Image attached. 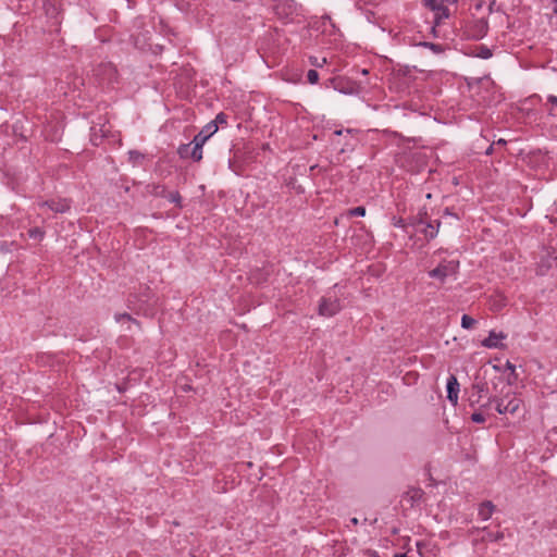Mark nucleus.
Segmentation results:
<instances>
[{
	"label": "nucleus",
	"mask_w": 557,
	"mask_h": 557,
	"mask_svg": "<svg viewBox=\"0 0 557 557\" xmlns=\"http://www.w3.org/2000/svg\"><path fill=\"white\" fill-rule=\"evenodd\" d=\"M169 199H170V201H172V202L180 203V201H181V196H180V194H178L177 191H175V193H171V194H170V196H169Z\"/></svg>",
	"instance_id": "30"
},
{
	"label": "nucleus",
	"mask_w": 557,
	"mask_h": 557,
	"mask_svg": "<svg viewBox=\"0 0 557 557\" xmlns=\"http://www.w3.org/2000/svg\"><path fill=\"white\" fill-rule=\"evenodd\" d=\"M491 404H492V403H490V400H488V401H487L486 404H484L482 407H483V408H488Z\"/></svg>",
	"instance_id": "38"
},
{
	"label": "nucleus",
	"mask_w": 557,
	"mask_h": 557,
	"mask_svg": "<svg viewBox=\"0 0 557 557\" xmlns=\"http://www.w3.org/2000/svg\"><path fill=\"white\" fill-rule=\"evenodd\" d=\"M208 139L199 132L190 143L191 145L203 146Z\"/></svg>",
	"instance_id": "26"
},
{
	"label": "nucleus",
	"mask_w": 557,
	"mask_h": 557,
	"mask_svg": "<svg viewBox=\"0 0 557 557\" xmlns=\"http://www.w3.org/2000/svg\"><path fill=\"white\" fill-rule=\"evenodd\" d=\"M445 214L454 215L453 213H450V211H449V209H448V208H446V209H445Z\"/></svg>",
	"instance_id": "37"
},
{
	"label": "nucleus",
	"mask_w": 557,
	"mask_h": 557,
	"mask_svg": "<svg viewBox=\"0 0 557 557\" xmlns=\"http://www.w3.org/2000/svg\"><path fill=\"white\" fill-rule=\"evenodd\" d=\"M94 75L100 84H111L116 81L117 72L111 62H107L100 63L94 70Z\"/></svg>",
	"instance_id": "4"
},
{
	"label": "nucleus",
	"mask_w": 557,
	"mask_h": 557,
	"mask_svg": "<svg viewBox=\"0 0 557 557\" xmlns=\"http://www.w3.org/2000/svg\"><path fill=\"white\" fill-rule=\"evenodd\" d=\"M44 234V231L39 227H34L28 231L29 237L34 239H42Z\"/></svg>",
	"instance_id": "23"
},
{
	"label": "nucleus",
	"mask_w": 557,
	"mask_h": 557,
	"mask_svg": "<svg viewBox=\"0 0 557 557\" xmlns=\"http://www.w3.org/2000/svg\"><path fill=\"white\" fill-rule=\"evenodd\" d=\"M482 539H483V541H487V542H498L504 539V533L503 532L494 533L492 531H487Z\"/></svg>",
	"instance_id": "19"
},
{
	"label": "nucleus",
	"mask_w": 557,
	"mask_h": 557,
	"mask_svg": "<svg viewBox=\"0 0 557 557\" xmlns=\"http://www.w3.org/2000/svg\"><path fill=\"white\" fill-rule=\"evenodd\" d=\"M490 152H492V146L487 149L486 153L488 154Z\"/></svg>",
	"instance_id": "42"
},
{
	"label": "nucleus",
	"mask_w": 557,
	"mask_h": 557,
	"mask_svg": "<svg viewBox=\"0 0 557 557\" xmlns=\"http://www.w3.org/2000/svg\"><path fill=\"white\" fill-rule=\"evenodd\" d=\"M314 65L321 66V62H313Z\"/></svg>",
	"instance_id": "43"
},
{
	"label": "nucleus",
	"mask_w": 557,
	"mask_h": 557,
	"mask_svg": "<svg viewBox=\"0 0 557 557\" xmlns=\"http://www.w3.org/2000/svg\"><path fill=\"white\" fill-rule=\"evenodd\" d=\"M128 156H129V161H132L133 163H137L139 160H141L144 158V156L138 152V151H129L128 152Z\"/></svg>",
	"instance_id": "28"
},
{
	"label": "nucleus",
	"mask_w": 557,
	"mask_h": 557,
	"mask_svg": "<svg viewBox=\"0 0 557 557\" xmlns=\"http://www.w3.org/2000/svg\"><path fill=\"white\" fill-rule=\"evenodd\" d=\"M476 55L480 57L481 59H488L492 57V51L487 47L481 46L478 49Z\"/></svg>",
	"instance_id": "24"
},
{
	"label": "nucleus",
	"mask_w": 557,
	"mask_h": 557,
	"mask_svg": "<svg viewBox=\"0 0 557 557\" xmlns=\"http://www.w3.org/2000/svg\"><path fill=\"white\" fill-rule=\"evenodd\" d=\"M367 555H368L369 557H381L376 550H372V549H369V550L367 552Z\"/></svg>",
	"instance_id": "35"
},
{
	"label": "nucleus",
	"mask_w": 557,
	"mask_h": 557,
	"mask_svg": "<svg viewBox=\"0 0 557 557\" xmlns=\"http://www.w3.org/2000/svg\"><path fill=\"white\" fill-rule=\"evenodd\" d=\"M471 420L475 423H483L485 422V417L481 412H474L471 416Z\"/></svg>",
	"instance_id": "29"
},
{
	"label": "nucleus",
	"mask_w": 557,
	"mask_h": 557,
	"mask_svg": "<svg viewBox=\"0 0 557 557\" xmlns=\"http://www.w3.org/2000/svg\"><path fill=\"white\" fill-rule=\"evenodd\" d=\"M213 122H215L216 125L218 123H226V115L224 113H219Z\"/></svg>",
	"instance_id": "32"
},
{
	"label": "nucleus",
	"mask_w": 557,
	"mask_h": 557,
	"mask_svg": "<svg viewBox=\"0 0 557 557\" xmlns=\"http://www.w3.org/2000/svg\"><path fill=\"white\" fill-rule=\"evenodd\" d=\"M426 5H429L431 10L435 12V18L437 23H440V21L443 18H447L450 14L449 7L446 4L429 2V0H426Z\"/></svg>",
	"instance_id": "8"
},
{
	"label": "nucleus",
	"mask_w": 557,
	"mask_h": 557,
	"mask_svg": "<svg viewBox=\"0 0 557 557\" xmlns=\"http://www.w3.org/2000/svg\"><path fill=\"white\" fill-rule=\"evenodd\" d=\"M508 397H509V394H506L504 397L494 396V397L490 398V403L495 404V409L499 414L508 413L506 403H505Z\"/></svg>",
	"instance_id": "14"
},
{
	"label": "nucleus",
	"mask_w": 557,
	"mask_h": 557,
	"mask_svg": "<svg viewBox=\"0 0 557 557\" xmlns=\"http://www.w3.org/2000/svg\"><path fill=\"white\" fill-rule=\"evenodd\" d=\"M447 398L456 406L458 403L459 383L455 375H450L447 380Z\"/></svg>",
	"instance_id": "7"
},
{
	"label": "nucleus",
	"mask_w": 557,
	"mask_h": 557,
	"mask_svg": "<svg viewBox=\"0 0 557 557\" xmlns=\"http://www.w3.org/2000/svg\"><path fill=\"white\" fill-rule=\"evenodd\" d=\"M506 141L504 139H499L497 144H505Z\"/></svg>",
	"instance_id": "41"
},
{
	"label": "nucleus",
	"mask_w": 557,
	"mask_h": 557,
	"mask_svg": "<svg viewBox=\"0 0 557 557\" xmlns=\"http://www.w3.org/2000/svg\"><path fill=\"white\" fill-rule=\"evenodd\" d=\"M459 262L456 260H444L436 268L429 271V276L444 283L446 277L455 275L458 271Z\"/></svg>",
	"instance_id": "2"
},
{
	"label": "nucleus",
	"mask_w": 557,
	"mask_h": 557,
	"mask_svg": "<svg viewBox=\"0 0 557 557\" xmlns=\"http://www.w3.org/2000/svg\"><path fill=\"white\" fill-rule=\"evenodd\" d=\"M506 335L504 333H496L495 331H491L488 336L482 342V345L487 348H498L500 346L499 339L505 338Z\"/></svg>",
	"instance_id": "10"
},
{
	"label": "nucleus",
	"mask_w": 557,
	"mask_h": 557,
	"mask_svg": "<svg viewBox=\"0 0 557 557\" xmlns=\"http://www.w3.org/2000/svg\"><path fill=\"white\" fill-rule=\"evenodd\" d=\"M351 522H352L354 524H357V523H358L357 518H352V519H351Z\"/></svg>",
	"instance_id": "39"
},
{
	"label": "nucleus",
	"mask_w": 557,
	"mask_h": 557,
	"mask_svg": "<svg viewBox=\"0 0 557 557\" xmlns=\"http://www.w3.org/2000/svg\"><path fill=\"white\" fill-rule=\"evenodd\" d=\"M193 150L191 144L181 145L177 149V153L182 159H191L190 151Z\"/></svg>",
	"instance_id": "18"
},
{
	"label": "nucleus",
	"mask_w": 557,
	"mask_h": 557,
	"mask_svg": "<svg viewBox=\"0 0 557 557\" xmlns=\"http://www.w3.org/2000/svg\"><path fill=\"white\" fill-rule=\"evenodd\" d=\"M114 319L116 322L126 321L129 324L128 325L129 331L132 330V325H136L137 327H139V323L135 319H133L128 313H116L114 315Z\"/></svg>",
	"instance_id": "15"
},
{
	"label": "nucleus",
	"mask_w": 557,
	"mask_h": 557,
	"mask_svg": "<svg viewBox=\"0 0 557 557\" xmlns=\"http://www.w3.org/2000/svg\"><path fill=\"white\" fill-rule=\"evenodd\" d=\"M394 557H407L406 554L395 555Z\"/></svg>",
	"instance_id": "40"
},
{
	"label": "nucleus",
	"mask_w": 557,
	"mask_h": 557,
	"mask_svg": "<svg viewBox=\"0 0 557 557\" xmlns=\"http://www.w3.org/2000/svg\"><path fill=\"white\" fill-rule=\"evenodd\" d=\"M426 218V212H420L414 220V225L417 231L424 234L426 239H433L438 233V227L441 223L440 221H435L433 223L432 221H429Z\"/></svg>",
	"instance_id": "1"
},
{
	"label": "nucleus",
	"mask_w": 557,
	"mask_h": 557,
	"mask_svg": "<svg viewBox=\"0 0 557 557\" xmlns=\"http://www.w3.org/2000/svg\"><path fill=\"white\" fill-rule=\"evenodd\" d=\"M364 214H366V208L361 207V206L349 210V215L363 216Z\"/></svg>",
	"instance_id": "27"
},
{
	"label": "nucleus",
	"mask_w": 557,
	"mask_h": 557,
	"mask_svg": "<svg viewBox=\"0 0 557 557\" xmlns=\"http://www.w3.org/2000/svg\"><path fill=\"white\" fill-rule=\"evenodd\" d=\"M41 207H49L54 212H65L70 209V203L66 199L63 200H51L40 203Z\"/></svg>",
	"instance_id": "11"
},
{
	"label": "nucleus",
	"mask_w": 557,
	"mask_h": 557,
	"mask_svg": "<svg viewBox=\"0 0 557 557\" xmlns=\"http://www.w3.org/2000/svg\"><path fill=\"white\" fill-rule=\"evenodd\" d=\"M475 323H476V321L468 314H463L461 317V326L463 329H471L475 325Z\"/></svg>",
	"instance_id": "21"
},
{
	"label": "nucleus",
	"mask_w": 557,
	"mask_h": 557,
	"mask_svg": "<svg viewBox=\"0 0 557 557\" xmlns=\"http://www.w3.org/2000/svg\"><path fill=\"white\" fill-rule=\"evenodd\" d=\"M509 394V397L506 399V407H507V412L510 413V414H515L521 404H522V400L515 394V393H508Z\"/></svg>",
	"instance_id": "12"
},
{
	"label": "nucleus",
	"mask_w": 557,
	"mask_h": 557,
	"mask_svg": "<svg viewBox=\"0 0 557 557\" xmlns=\"http://www.w3.org/2000/svg\"><path fill=\"white\" fill-rule=\"evenodd\" d=\"M218 131V125L215 122H209L207 125L202 127L200 133L209 139L215 132Z\"/></svg>",
	"instance_id": "17"
},
{
	"label": "nucleus",
	"mask_w": 557,
	"mask_h": 557,
	"mask_svg": "<svg viewBox=\"0 0 557 557\" xmlns=\"http://www.w3.org/2000/svg\"><path fill=\"white\" fill-rule=\"evenodd\" d=\"M342 309L341 301L336 295H326L321 298L319 305V314L323 317H333Z\"/></svg>",
	"instance_id": "3"
},
{
	"label": "nucleus",
	"mask_w": 557,
	"mask_h": 557,
	"mask_svg": "<svg viewBox=\"0 0 557 557\" xmlns=\"http://www.w3.org/2000/svg\"><path fill=\"white\" fill-rule=\"evenodd\" d=\"M314 65L321 66V62H313Z\"/></svg>",
	"instance_id": "44"
},
{
	"label": "nucleus",
	"mask_w": 557,
	"mask_h": 557,
	"mask_svg": "<svg viewBox=\"0 0 557 557\" xmlns=\"http://www.w3.org/2000/svg\"><path fill=\"white\" fill-rule=\"evenodd\" d=\"M495 510V506L492 502L486 500L480 505L479 516L482 520H488Z\"/></svg>",
	"instance_id": "13"
},
{
	"label": "nucleus",
	"mask_w": 557,
	"mask_h": 557,
	"mask_svg": "<svg viewBox=\"0 0 557 557\" xmlns=\"http://www.w3.org/2000/svg\"><path fill=\"white\" fill-rule=\"evenodd\" d=\"M424 45H425V46H430L433 50H436V47H437V46H436V45H434V44H424Z\"/></svg>",
	"instance_id": "36"
},
{
	"label": "nucleus",
	"mask_w": 557,
	"mask_h": 557,
	"mask_svg": "<svg viewBox=\"0 0 557 557\" xmlns=\"http://www.w3.org/2000/svg\"><path fill=\"white\" fill-rule=\"evenodd\" d=\"M161 191L163 193L164 191V188H161L160 185H154L152 187V190L151 193L154 195V196H160L161 195Z\"/></svg>",
	"instance_id": "33"
},
{
	"label": "nucleus",
	"mask_w": 557,
	"mask_h": 557,
	"mask_svg": "<svg viewBox=\"0 0 557 557\" xmlns=\"http://www.w3.org/2000/svg\"><path fill=\"white\" fill-rule=\"evenodd\" d=\"M488 30V23L485 16L475 18L469 29V34L472 38L481 39Z\"/></svg>",
	"instance_id": "5"
},
{
	"label": "nucleus",
	"mask_w": 557,
	"mask_h": 557,
	"mask_svg": "<svg viewBox=\"0 0 557 557\" xmlns=\"http://www.w3.org/2000/svg\"><path fill=\"white\" fill-rule=\"evenodd\" d=\"M307 79L310 84H315L319 81V73L315 70H309Z\"/></svg>",
	"instance_id": "25"
},
{
	"label": "nucleus",
	"mask_w": 557,
	"mask_h": 557,
	"mask_svg": "<svg viewBox=\"0 0 557 557\" xmlns=\"http://www.w3.org/2000/svg\"><path fill=\"white\" fill-rule=\"evenodd\" d=\"M298 4L294 0H283L276 4L278 15L288 16L297 11Z\"/></svg>",
	"instance_id": "9"
},
{
	"label": "nucleus",
	"mask_w": 557,
	"mask_h": 557,
	"mask_svg": "<svg viewBox=\"0 0 557 557\" xmlns=\"http://www.w3.org/2000/svg\"><path fill=\"white\" fill-rule=\"evenodd\" d=\"M487 385L484 382H478L472 385L471 395L469 397V403L471 407H474L480 403L481 398L486 394Z\"/></svg>",
	"instance_id": "6"
},
{
	"label": "nucleus",
	"mask_w": 557,
	"mask_h": 557,
	"mask_svg": "<svg viewBox=\"0 0 557 557\" xmlns=\"http://www.w3.org/2000/svg\"><path fill=\"white\" fill-rule=\"evenodd\" d=\"M547 111L549 115L556 116L557 115V97L554 95L548 96L547 98Z\"/></svg>",
	"instance_id": "16"
},
{
	"label": "nucleus",
	"mask_w": 557,
	"mask_h": 557,
	"mask_svg": "<svg viewBox=\"0 0 557 557\" xmlns=\"http://www.w3.org/2000/svg\"><path fill=\"white\" fill-rule=\"evenodd\" d=\"M506 367H507L508 370L511 371V374L515 376V380H516L517 375H516V367H515V364H512L509 361H507Z\"/></svg>",
	"instance_id": "34"
},
{
	"label": "nucleus",
	"mask_w": 557,
	"mask_h": 557,
	"mask_svg": "<svg viewBox=\"0 0 557 557\" xmlns=\"http://www.w3.org/2000/svg\"><path fill=\"white\" fill-rule=\"evenodd\" d=\"M202 147L198 145H193L191 153V160L199 162L202 159Z\"/></svg>",
	"instance_id": "20"
},
{
	"label": "nucleus",
	"mask_w": 557,
	"mask_h": 557,
	"mask_svg": "<svg viewBox=\"0 0 557 557\" xmlns=\"http://www.w3.org/2000/svg\"><path fill=\"white\" fill-rule=\"evenodd\" d=\"M429 2H436V3H442V4H446V5H454L456 3V0H429Z\"/></svg>",
	"instance_id": "31"
},
{
	"label": "nucleus",
	"mask_w": 557,
	"mask_h": 557,
	"mask_svg": "<svg viewBox=\"0 0 557 557\" xmlns=\"http://www.w3.org/2000/svg\"><path fill=\"white\" fill-rule=\"evenodd\" d=\"M493 4H494V1H492V0H479L478 3L475 4V9L480 10L483 7H486L487 13H491Z\"/></svg>",
	"instance_id": "22"
}]
</instances>
